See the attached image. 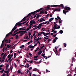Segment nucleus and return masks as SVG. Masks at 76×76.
Listing matches in <instances>:
<instances>
[{
	"instance_id": "nucleus-63",
	"label": "nucleus",
	"mask_w": 76,
	"mask_h": 76,
	"mask_svg": "<svg viewBox=\"0 0 76 76\" xmlns=\"http://www.w3.org/2000/svg\"><path fill=\"white\" fill-rule=\"evenodd\" d=\"M28 23H29V22H28L26 24V25H27V27L28 26Z\"/></svg>"
},
{
	"instance_id": "nucleus-26",
	"label": "nucleus",
	"mask_w": 76,
	"mask_h": 76,
	"mask_svg": "<svg viewBox=\"0 0 76 76\" xmlns=\"http://www.w3.org/2000/svg\"><path fill=\"white\" fill-rule=\"evenodd\" d=\"M40 27L39 25H38V26H36V29H37V28H40Z\"/></svg>"
},
{
	"instance_id": "nucleus-22",
	"label": "nucleus",
	"mask_w": 76,
	"mask_h": 76,
	"mask_svg": "<svg viewBox=\"0 0 76 76\" xmlns=\"http://www.w3.org/2000/svg\"><path fill=\"white\" fill-rule=\"evenodd\" d=\"M18 37H19V36L18 35H17L15 36V39H18Z\"/></svg>"
},
{
	"instance_id": "nucleus-17",
	"label": "nucleus",
	"mask_w": 76,
	"mask_h": 76,
	"mask_svg": "<svg viewBox=\"0 0 76 76\" xmlns=\"http://www.w3.org/2000/svg\"><path fill=\"white\" fill-rule=\"evenodd\" d=\"M38 50H39V48H37L35 50L34 53H36Z\"/></svg>"
},
{
	"instance_id": "nucleus-51",
	"label": "nucleus",
	"mask_w": 76,
	"mask_h": 76,
	"mask_svg": "<svg viewBox=\"0 0 76 76\" xmlns=\"http://www.w3.org/2000/svg\"><path fill=\"white\" fill-rule=\"evenodd\" d=\"M35 40L34 42V43H35V42H36V41H38V40H37V39H36Z\"/></svg>"
},
{
	"instance_id": "nucleus-62",
	"label": "nucleus",
	"mask_w": 76,
	"mask_h": 76,
	"mask_svg": "<svg viewBox=\"0 0 76 76\" xmlns=\"http://www.w3.org/2000/svg\"><path fill=\"white\" fill-rule=\"evenodd\" d=\"M32 69V67H30L28 69H29V70H31V69Z\"/></svg>"
},
{
	"instance_id": "nucleus-43",
	"label": "nucleus",
	"mask_w": 76,
	"mask_h": 76,
	"mask_svg": "<svg viewBox=\"0 0 76 76\" xmlns=\"http://www.w3.org/2000/svg\"><path fill=\"white\" fill-rule=\"evenodd\" d=\"M9 64H7L6 66V68H9Z\"/></svg>"
},
{
	"instance_id": "nucleus-21",
	"label": "nucleus",
	"mask_w": 76,
	"mask_h": 76,
	"mask_svg": "<svg viewBox=\"0 0 76 76\" xmlns=\"http://www.w3.org/2000/svg\"><path fill=\"white\" fill-rule=\"evenodd\" d=\"M7 56V55H6V53H5L3 56L2 57H4V58H5V57H6Z\"/></svg>"
},
{
	"instance_id": "nucleus-52",
	"label": "nucleus",
	"mask_w": 76,
	"mask_h": 76,
	"mask_svg": "<svg viewBox=\"0 0 76 76\" xmlns=\"http://www.w3.org/2000/svg\"><path fill=\"white\" fill-rule=\"evenodd\" d=\"M28 17H29L28 18H27V21H28L29 19V18H30V17H31V16H29Z\"/></svg>"
},
{
	"instance_id": "nucleus-64",
	"label": "nucleus",
	"mask_w": 76,
	"mask_h": 76,
	"mask_svg": "<svg viewBox=\"0 0 76 76\" xmlns=\"http://www.w3.org/2000/svg\"><path fill=\"white\" fill-rule=\"evenodd\" d=\"M72 76V74H69V75H68L67 76Z\"/></svg>"
},
{
	"instance_id": "nucleus-2",
	"label": "nucleus",
	"mask_w": 76,
	"mask_h": 76,
	"mask_svg": "<svg viewBox=\"0 0 76 76\" xmlns=\"http://www.w3.org/2000/svg\"><path fill=\"white\" fill-rule=\"evenodd\" d=\"M42 9H43V8H42L38 10H37L36 11H35L34 12H31L29 13L23 19L24 20V21L26 20V18H28V16H31V15H34L35 14V13H37L38 12H40V11H41V10H42Z\"/></svg>"
},
{
	"instance_id": "nucleus-18",
	"label": "nucleus",
	"mask_w": 76,
	"mask_h": 76,
	"mask_svg": "<svg viewBox=\"0 0 76 76\" xmlns=\"http://www.w3.org/2000/svg\"><path fill=\"white\" fill-rule=\"evenodd\" d=\"M48 35V33H45V34H43V35L44 36H47V35Z\"/></svg>"
},
{
	"instance_id": "nucleus-37",
	"label": "nucleus",
	"mask_w": 76,
	"mask_h": 76,
	"mask_svg": "<svg viewBox=\"0 0 76 76\" xmlns=\"http://www.w3.org/2000/svg\"><path fill=\"white\" fill-rule=\"evenodd\" d=\"M57 18L58 19H59V20H61V18H60V17L58 16Z\"/></svg>"
},
{
	"instance_id": "nucleus-16",
	"label": "nucleus",
	"mask_w": 76,
	"mask_h": 76,
	"mask_svg": "<svg viewBox=\"0 0 76 76\" xmlns=\"http://www.w3.org/2000/svg\"><path fill=\"white\" fill-rule=\"evenodd\" d=\"M18 24L19 26H22V25H22V23H18Z\"/></svg>"
},
{
	"instance_id": "nucleus-29",
	"label": "nucleus",
	"mask_w": 76,
	"mask_h": 76,
	"mask_svg": "<svg viewBox=\"0 0 76 76\" xmlns=\"http://www.w3.org/2000/svg\"><path fill=\"white\" fill-rule=\"evenodd\" d=\"M53 43H54V42H56V39H54L53 40Z\"/></svg>"
},
{
	"instance_id": "nucleus-12",
	"label": "nucleus",
	"mask_w": 76,
	"mask_h": 76,
	"mask_svg": "<svg viewBox=\"0 0 76 76\" xmlns=\"http://www.w3.org/2000/svg\"><path fill=\"white\" fill-rule=\"evenodd\" d=\"M54 18H51L49 19V22H51V21H52L53 20H54Z\"/></svg>"
},
{
	"instance_id": "nucleus-48",
	"label": "nucleus",
	"mask_w": 76,
	"mask_h": 76,
	"mask_svg": "<svg viewBox=\"0 0 76 76\" xmlns=\"http://www.w3.org/2000/svg\"><path fill=\"white\" fill-rule=\"evenodd\" d=\"M42 20L41 19L39 20V22L41 23V22H42Z\"/></svg>"
},
{
	"instance_id": "nucleus-11",
	"label": "nucleus",
	"mask_w": 76,
	"mask_h": 76,
	"mask_svg": "<svg viewBox=\"0 0 76 76\" xmlns=\"http://www.w3.org/2000/svg\"><path fill=\"white\" fill-rule=\"evenodd\" d=\"M58 25H54V26L53 27V29L55 30L57 28V26H58Z\"/></svg>"
},
{
	"instance_id": "nucleus-35",
	"label": "nucleus",
	"mask_w": 76,
	"mask_h": 76,
	"mask_svg": "<svg viewBox=\"0 0 76 76\" xmlns=\"http://www.w3.org/2000/svg\"><path fill=\"white\" fill-rule=\"evenodd\" d=\"M9 35H9V33L7 34L6 36V37H9Z\"/></svg>"
},
{
	"instance_id": "nucleus-33",
	"label": "nucleus",
	"mask_w": 76,
	"mask_h": 76,
	"mask_svg": "<svg viewBox=\"0 0 76 76\" xmlns=\"http://www.w3.org/2000/svg\"><path fill=\"white\" fill-rule=\"evenodd\" d=\"M42 60V59H41L40 61H39V62H38L37 64H39V63H41Z\"/></svg>"
},
{
	"instance_id": "nucleus-55",
	"label": "nucleus",
	"mask_w": 76,
	"mask_h": 76,
	"mask_svg": "<svg viewBox=\"0 0 76 76\" xmlns=\"http://www.w3.org/2000/svg\"><path fill=\"white\" fill-rule=\"evenodd\" d=\"M37 25V24H35L34 25H32V26H33V27H36Z\"/></svg>"
},
{
	"instance_id": "nucleus-42",
	"label": "nucleus",
	"mask_w": 76,
	"mask_h": 76,
	"mask_svg": "<svg viewBox=\"0 0 76 76\" xmlns=\"http://www.w3.org/2000/svg\"><path fill=\"white\" fill-rule=\"evenodd\" d=\"M34 63H35V64H38V62L36 61H34Z\"/></svg>"
},
{
	"instance_id": "nucleus-47",
	"label": "nucleus",
	"mask_w": 76,
	"mask_h": 76,
	"mask_svg": "<svg viewBox=\"0 0 76 76\" xmlns=\"http://www.w3.org/2000/svg\"><path fill=\"white\" fill-rule=\"evenodd\" d=\"M50 72V71H48V69H46V73H47V72L48 73L49 72Z\"/></svg>"
},
{
	"instance_id": "nucleus-9",
	"label": "nucleus",
	"mask_w": 76,
	"mask_h": 76,
	"mask_svg": "<svg viewBox=\"0 0 76 76\" xmlns=\"http://www.w3.org/2000/svg\"><path fill=\"white\" fill-rule=\"evenodd\" d=\"M44 13H45V12H44V11H40V12L39 13V14L40 15L41 14H44Z\"/></svg>"
},
{
	"instance_id": "nucleus-10",
	"label": "nucleus",
	"mask_w": 76,
	"mask_h": 76,
	"mask_svg": "<svg viewBox=\"0 0 76 76\" xmlns=\"http://www.w3.org/2000/svg\"><path fill=\"white\" fill-rule=\"evenodd\" d=\"M29 24H30V26H31V25H33L34 24V23H33V21L31 20L30 21Z\"/></svg>"
},
{
	"instance_id": "nucleus-27",
	"label": "nucleus",
	"mask_w": 76,
	"mask_h": 76,
	"mask_svg": "<svg viewBox=\"0 0 76 76\" xmlns=\"http://www.w3.org/2000/svg\"><path fill=\"white\" fill-rule=\"evenodd\" d=\"M18 31H19V29H17L14 32V33H16V32H18Z\"/></svg>"
},
{
	"instance_id": "nucleus-36",
	"label": "nucleus",
	"mask_w": 76,
	"mask_h": 76,
	"mask_svg": "<svg viewBox=\"0 0 76 76\" xmlns=\"http://www.w3.org/2000/svg\"><path fill=\"white\" fill-rule=\"evenodd\" d=\"M29 38V37L28 36H27L26 38V39H29V38Z\"/></svg>"
},
{
	"instance_id": "nucleus-4",
	"label": "nucleus",
	"mask_w": 76,
	"mask_h": 76,
	"mask_svg": "<svg viewBox=\"0 0 76 76\" xmlns=\"http://www.w3.org/2000/svg\"><path fill=\"white\" fill-rule=\"evenodd\" d=\"M18 23H17L15 25V26L12 29V31H15L16 29H17V26L18 25Z\"/></svg>"
},
{
	"instance_id": "nucleus-32",
	"label": "nucleus",
	"mask_w": 76,
	"mask_h": 76,
	"mask_svg": "<svg viewBox=\"0 0 76 76\" xmlns=\"http://www.w3.org/2000/svg\"><path fill=\"white\" fill-rule=\"evenodd\" d=\"M31 33L30 32L29 33V38H30L31 37Z\"/></svg>"
},
{
	"instance_id": "nucleus-5",
	"label": "nucleus",
	"mask_w": 76,
	"mask_h": 76,
	"mask_svg": "<svg viewBox=\"0 0 76 76\" xmlns=\"http://www.w3.org/2000/svg\"><path fill=\"white\" fill-rule=\"evenodd\" d=\"M33 71H34V72H37L39 73V74H41V72H39V69H38L37 68L33 69Z\"/></svg>"
},
{
	"instance_id": "nucleus-45",
	"label": "nucleus",
	"mask_w": 76,
	"mask_h": 76,
	"mask_svg": "<svg viewBox=\"0 0 76 76\" xmlns=\"http://www.w3.org/2000/svg\"><path fill=\"white\" fill-rule=\"evenodd\" d=\"M18 73H20V72H21L20 71V70L18 69Z\"/></svg>"
},
{
	"instance_id": "nucleus-23",
	"label": "nucleus",
	"mask_w": 76,
	"mask_h": 76,
	"mask_svg": "<svg viewBox=\"0 0 76 76\" xmlns=\"http://www.w3.org/2000/svg\"><path fill=\"white\" fill-rule=\"evenodd\" d=\"M64 47H66V46H67V44L65 43H64Z\"/></svg>"
},
{
	"instance_id": "nucleus-53",
	"label": "nucleus",
	"mask_w": 76,
	"mask_h": 76,
	"mask_svg": "<svg viewBox=\"0 0 76 76\" xmlns=\"http://www.w3.org/2000/svg\"><path fill=\"white\" fill-rule=\"evenodd\" d=\"M58 23H61V20H58Z\"/></svg>"
},
{
	"instance_id": "nucleus-56",
	"label": "nucleus",
	"mask_w": 76,
	"mask_h": 76,
	"mask_svg": "<svg viewBox=\"0 0 76 76\" xmlns=\"http://www.w3.org/2000/svg\"><path fill=\"white\" fill-rule=\"evenodd\" d=\"M29 28H27V29L26 30V31H29Z\"/></svg>"
},
{
	"instance_id": "nucleus-24",
	"label": "nucleus",
	"mask_w": 76,
	"mask_h": 76,
	"mask_svg": "<svg viewBox=\"0 0 76 76\" xmlns=\"http://www.w3.org/2000/svg\"><path fill=\"white\" fill-rule=\"evenodd\" d=\"M39 18V14H38L36 16V18Z\"/></svg>"
},
{
	"instance_id": "nucleus-8",
	"label": "nucleus",
	"mask_w": 76,
	"mask_h": 76,
	"mask_svg": "<svg viewBox=\"0 0 76 76\" xmlns=\"http://www.w3.org/2000/svg\"><path fill=\"white\" fill-rule=\"evenodd\" d=\"M32 45H30L28 47V48H34L35 47L34 46H31Z\"/></svg>"
},
{
	"instance_id": "nucleus-20",
	"label": "nucleus",
	"mask_w": 76,
	"mask_h": 76,
	"mask_svg": "<svg viewBox=\"0 0 76 76\" xmlns=\"http://www.w3.org/2000/svg\"><path fill=\"white\" fill-rule=\"evenodd\" d=\"M23 34L24 33H23V32H22V33H20V37H21V36H22V35H23Z\"/></svg>"
},
{
	"instance_id": "nucleus-15",
	"label": "nucleus",
	"mask_w": 76,
	"mask_h": 76,
	"mask_svg": "<svg viewBox=\"0 0 76 76\" xmlns=\"http://www.w3.org/2000/svg\"><path fill=\"white\" fill-rule=\"evenodd\" d=\"M13 31H12H12L10 32L9 33H8V34L10 35H11V34H12V33H13Z\"/></svg>"
},
{
	"instance_id": "nucleus-44",
	"label": "nucleus",
	"mask_w": 76,
	"mask_h": 76,
	"mask_svg": "<svg viewBox=\"0 0 76 76\" xmlns=\"http://www.w3.org/2000/svg\"><path fill=\"white\" fill-rule=\"evenodd\" d=\"M44 47H45V45H43V46H42L41 48L42 49L44 48Z\"/></svg>"
},
{
	"instance_id": "nucleus-34",
	"label": "nucleus",
	"mask_w": 76,
	"mask_h": 76,
	"mask_svg": "<svg viewBox=\"0 0 76 76\" xmlns=\"http://www.w3.org/2000/svg\"><path fill=\"white\" fill-rule=\"evenodd\" d=\"M60 26H58L56 28V29H60Z\"/></svg>"
},
{
	"instance_id": "nucleus-40",
	"label": "nucleus",
	"mask_w": 76,
	"mask_h": 76,
	"mask_svg": "<svg viewBox=\"0 0 76 76\" xmlns=\"http://www.w3.org/2000/svg\"><path fill=\"white\" fill-rule=\"evenodd\" d=\"M4 69H3L1 70V73H3V72H4Z\"/></svg>"
},
{
	"instance_id": "nucleus-61",
	"label": "nucleus",
	"mask_w": 76,
	"mask_h": 76,
	"mask_svg": "<svg viewBox=\"0 0 76 76\" xmlns=\"http://www.w3.org/2000/svg\"><path fill=\"white\" fill-rule=\"evenodd\" d=\"M37 14L35 15L33 17L34 18H35L36 16H37Z\"/></svg>"
},
{
	"instance_id": "nucleus-49",
	"label": "nucleus",
	"mask_w": 76,
	"mask_h": 76,
	"mask_svg": "<svg viewBox=\"0 0 76 76\" xmlns=\"http://www.w3.org/2000/svg\"><path fill=\"white\" fill-rule=\"evenodd\" d=\"M48 38H49L48 37L47 38L45 37H44V39H48Z\"/></svg>"
},
{
	"instance_id": "nucleus-59",
	"label": "nucleus",
	"mask_w": 76,
	"mask_h": 76,
	"mask_svg": "<svg viewBox=\"0 0 76 76\" xmlns=\"http://www.w3.org/2000/svg\"><path fill=\"white\" fill-rule=\"evenodd\" d=\"M55 19L56 20V21H57V20H58V18H55Z\"/></svg>"
},
{
	"instance_id": "nucleus-7",
	"label": "nucleus",
	"mask_w": 76,
	"mask_h": 76,
	"mask_svg": "<svg viewBox=\"0 0 76 76\" xmlns=\"http://www.w3.org/2000/svg\"><path fill=\"white\" fill-rule=\"evenodd\" d=\"M43 52V51L42 50H40V51H39L38 53H37V54L38 56H39L40 54H41V53H42Z\"/></svg>"
},
{
	"instance_id": "nucleus-6",
	"label": "nucleus",
	"mask_w": 76,
	"mask_h": 76,
	"mask_svg": "<svg viewBox=\"0 0 76 76\" xmlns=\"http://www.w3.org/2000/svg\"><path fill=\"white\" fill-rule=\"evenodd\" d=\"M57 11L60 12V7H59L58 9H56L55 10H53V13H54V12H56Z\"/></svg>"
},
{
	"instance_id": "nucleus-54",
	"label": "nucleus",
	"mask_w": 76,
	"mask_h": 76,
	"mask_svg": "<svg viewBox=\"0 0 76 76\" xmlns=\"http://www.w3.org/2000/svg\"><path fill=\"white\" fill-rule=\"evenodd\" d=\"M33 24L34 23V24H35L36 23V22H35V20H33Z\"/></svg>"
},
{
	"instance_id": "nucleus-25",
	"label": "nucleus",
	"mask_w": 76,
	"mask_h": 76,
	"mask_svg": "<svg viewBox=\"0 0 76 76\" xmlns=\"http://www.w3.org/2000/svg\"><path fill=\"white\" fill-rule=\"evenodd\" d=\"M26 30L25 31H23V34H24L25 33H27V32H28L26 31Z\"/></svg>"
},
{
	"instance_id": "nucleus-46",
	"label": "nucleus",
	"mask_w": 76,
	"mask_h": 76,
	"mask_svg": "<svg viewBox=\"0 0 76 76\" xmlns=\"http://www.w3.org/2000/svg\"><path fill=\"white\" fill-rule=\"evenodd\" d=\"M22 32H23V31H18V33H19V34H20V33H22Z\"/></svg>"
},
{
	"instance_id": "nucleus-41",
	"label": "nucleus",
	"mask_w": 76,
	"mask_h": 76,
	"mask_svg": "<svg viewBox=\"0 0 76 76\" xmlns=\"http://www.w3.org/2000/svg\"><path fill=\"white\" fill-rule=\"evenodd\" d=\"M38 25L40 27H41L42 26V24L41 23L39 24Z\"/></svg>"
},
{
	"instance_id": "nucleus-57",
	"label": "nucleus",
	"mask_w": 76,
	"mask_h": 76,
	"mask_svg": "<svg viewBox=\"0 0 76 76\" xmlns=\"http://www.w3.org/2000/svg\"><path fill=\"white\" fill-rule=\"evenodd\" d=\"M45 56V54L42 53V56L43 57H44Z\"/></svg>"
},
{
	"instance_id": "nucleus-31",
	"label": "nucleus",
	"mask_w": 76,
	"mask_h": 76,
	"mask_svg": "<svg viewBox=\"0 0 76 76\" xmlns=\"http://www.w3.org/2000/svg\"><path fill=\"white\" fill-rule=\"evenodd\" d=\"M40 33V34H43L44 35V34H45V32H41L39 33Z\"/></svg>"
},
{
	"instance_id": "nucleus-58",
	"label": "nucleus",
	"mask_w": 76,
	"mask_h": 76,
	"mask_svg": "<svg viewBox=\"0 0 76 76\" xmlns=\"http://www.w3.org/2000/svg\"><path fill=\"white\" fill-rule=\"evenodd\" d=\"M29 54L30 56H32V55L31 54V53H29Z\"/></svg>"
},
{
	"instance_id": "nucleus-39",
	"label": "nucleus",
	"mask_w": 76,
	"mask_h": 76,
	"mask_svg": "<svg viewBox=\"0 0 76 76\" xmlns=\"http://www.w3.org/2000/svg\"><path fill=\"white\" fill-rule=\"evenodd\" d=\"M50 7L48 6L47 7V10H49V9H50Z\"/></svg>"
},
{
	"instance_id": "nucleus-1",
	"label": "nucleus",
	"mask_w": 76,
	"mask_h": 76,
	"mask_svg": "<svg viewBox=\"0 0 76 76\" xmlns=\"http://www.w3.org/2000/svg\"><path fill=\"white\" fill-rule=\"evenodd\" d=\"M51 7H61L62 9H65V10L66 11L65 12L66 13L69 12V10H70V7H67L66 6L65 7H64V5H63V4H61L60 5H51Z\"/></svg>"
},
{
	"instance_id": "nucleus-13",
	"label": "nucleus",
	"mask_w": 76,
	"mask_h": 76,
	"mask_svg": "<svg viewBox=\"0 0 76 76\" xmlns=\"http://www.w3.org/2000/svg\"><path fill=\"white\" fill-rule=\"evenodd\" d=\"M63 31L62 30H61L59 31L60 34H63Z\"/></svg>"
},
{
	"instance_id": "nucleus-14",
	"label": "nucleus",
	"mask_w": 76,
	"mask_h": 76,
	"mask_svg": "<svg viewBox=\"0 0 76 76\" xmlns=\"http://www.w3.org/2000/svg\"><path fill=\"white\" fill-rule=\"evenodd\" d=\"M63 13L64 14V15H66V11H65V10H63Z\"/></svg>"
},
{
	"instance_id": "nucleus-30",
	"label": "nucleus",
	"mask_w": 76,
	"mask_h": 76,
	"mask_svg": "<svg viewBox=\"0 0 76 76\" xmlns=\"http://www.w3.org/2000/svg\"><path fill=\"white\" fill-rule=\"evenodd\" d=\"M36 32H37L36 31H34V33L33 34V36H35V33Z\"/></svg>"
},
{
	"instance_id": "nucleus-3",
	"label": "nucleus",
	"mask_w": 76,
	"mask_h": 76,
	"mask_svg": "<svg viewBox=\"0 0 76 76\" xmlns=\"http://www.w3.org/2000/svg\"><path fill=\"white\" fill-rule=\"evenodd\" d=\"M4 41L6 43V44L7 43V44H9L10 43V42L11 41V40H10V39H6V37H5L4 39V40L2 41V43L3 44V43H4Z\"/></svg>"
},
{
	"instance_id": "nucleus-60",
	"label": "nucleus",
	"mask_w": 76,
	"mask_h": 76,
	"mask_svg": "<svg viewBox=\"0 0 76 76\" xmlns=\"http://www.w3.org/2000/svg\"><path fill=\"white\" fill-rule=\"evenodd\" d=\"M26 72L27 74H28V73H29V70L28 69H27Z\"/></svg>"
},
{
	"instance_id": "nucleus-19",
	"label": "nucleus",
	"mask_w": 76,
	"mask_h": 76,
	"mask_svg": "<svg viewBox=\"0 0 76 76\" xmlns=\"http://www.w3.org/2000/svg\"><path fill=\"white\" fill-rule=\"evenodd\" d=\"M58 53V51H57V50H56V52H55V53L56 54V55H57V56H58V53Z\"/></svg>"
},
{
	"instance_id": "nucleus-38",
	"label": "nucleus",
	"mask_w": 76,
	"mask_h": 76,
	"mask_svg": "<svg viewBox=\"0 0 76 76\" xmlns=\"http://www.w3.org/2000/svg\"><path fill=\"white\" fill-rule=\"evenodd\" d=\"M38 57V56H34V58H37Z\"/></svg>"
},
{
	"instance_id": "nucleus-50",
	"label": "nucleus",
	"mask_w": 76,
	"mask_h": 76,
	"mask_svg": "<svg viewBox=\"0 0 76 76\" xmlns=\"http://www.w3.org/2000/svg\"><path fill=\"white\" fill-rule=\"evenodd\" d=\"M10 56H11V55H10V54L8 56L7 58H9Z\"/></svg>"
},
{
	"instance_id": "nucleus-28",
	"label": "nucleus",
	"mask_w": 76,
	"mask_h": 76,
	"mask_svg": "<svg viewBox=\"0 0 76 76\" xmlns=\"http://www.w3.org/2000/svg\"><path fill=\"white\" fill-rule=\"evenodd\" d=\"M51 40H52L51 39H48V42H47L48 43H49V42H50V41H51Z\"/></svg>"
}]
</instances>
